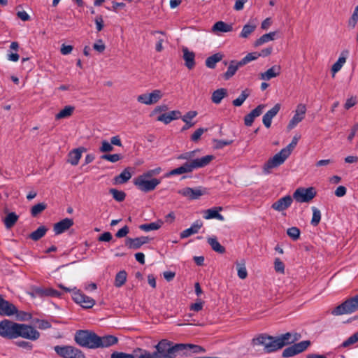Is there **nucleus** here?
Returning <instances> with one entry per match:
<instances>
[{"label":"nucleus","mask_w":358,"mask_h":358,"mask_svg":"<svg viewBox=\"0 0 358 358\" xmlns=\"http://www.w3.org/2000/svg\"><path fill=\"white\" fill-rule=\"evenodd\" d=\"M264 104H260L253 109L250 113L244 117V123L246 126L250 127L256 117H259L265 108Z\"/></svg>","instance_id":"nucleus-16"},{"label":"nucleus","mask_w":358,"mask_h":358,"mask_svg":"<svg viewBox=\"0 0 358 358\" xmlns=\"http://www.w3.org/2000/svg\"><path fill=\"white\" fill-rule=\"evenodd\" d=\"M208 243L211 246L212 249L219 253H224L225 252V249L223 246L220 245V243L217 241V238L215 237H210L208 238Z\"/></svg>","instance_id":"nucleus-40"},{"label":"nucleus","mask_w":358,"mask_h":358,"mask_svg":"<svg viewBox=\"0 0 358 358\" xmlns=\"http://www.w3.org/2000/svg\"><path fill=\"white\" fill-rule=\"evenodd\" d=\"M307 108L304 103H299L294 111V115L287 124V129L295 128L305 118Z\"/></svg>","instance_id":"nucleus-12"},{"label":"nucleus","mask_w":358,"mask_h":358,"mask_svg":"<svg viewBox=\"0 0 358 358\" xmlns=\"http://www.w3.org/2000/svg\"><path fill=\"white\" fill-rule=\"evenodd\" d=\"M222 210V207H213L207 209L203 212V217L206 220L217 219L220 221H224V218L223 215L219 213Z\"/></svg>","instance_id":"nucleus-19"},{"label":"nucleus","mask_w":358,"mask_h":358,"mask_svg":"<svg viewBox=\"0 0 358 358\" xmlns=\"http://www.w3.org/2000/svg\"><path fill=\"white\" fill-rule=\"evenodd\" d=\"M227 90L224 88H220L213 92L212 94V101L215 104H219L222 100L227 96Z\"/></svg>","instance_id":"nucleus-34"},{"label":"nucleus","mask_w":358,"mask_h":358,"mask_svg":"<svg viewBox=\"0 0 358 358\" xmlns=\"http://www.w3.org/2000/svg\"><path fill=\"white\" fill-rule=\"evenodd\" d=\"M358 342V331L350 336L346 341L342 343V347H348Z\"/></svg>","instance_id":"nucleus-53"},{"label":"nucleus","mask_w":358,"mask_h":358,"mask_svg":"<svg viewBox=\"0 0 358 358\" xmlns=\"http://www.w3.org/2000/svg\"><path fill=\"white\" fill-rule=\"evenodd\" d=\"M47 231H48V229L45 226H41L36 230L33 231L30 234L29 237L33 241H38L45 236Z\"/></svg>","instance_id":"nucleus-42"},{"label":"nucleus","mask_w":358,"mask_h":358,"mask_svg":"<svg viewBox=\"0 0 358 358\" xmlns=\"http://www.w3.org/2000/svg\"><path fill=\"white\" fill-rule=\"evenodd\" d=\"M137 101L143 104L151 105L157 102V90L150 93L142 94L137 97Z\"/></svg>","instance_id":"nucleus-24"},{"label":"nucleus","mask_w":358,"mask_h":358,"mask_svg":"<svg viewBox=\"0 0 358 358\" xmlns=\"http://www.w3.org/2000/svg\"><path fill=\"white\" fill-rule=\"evenodd\" d=\"M275 31H272L262 35L259 38L255 41V46H260L266 43L273 41L275 39Z\"/></svg>","instance_id":"nucleus-36"},{"label":"nucleus","mask_w":358,"mask_h":358,"mask_svg":"<svg viewBox=\"0 0 358 358\" xmlns=\"http://www.w3.org/2000/svg\"><path fill=\"white\" fill-rule=\"evenodd\" d=\"M110 193L113 195V197L117 201H122L126 196V194L122 191H119L116 189H110Z\"/></svg>","instance_id":"nucleus-52"},{"label":"nucleus","mask_w":358,"mask_h":358,"mask_svg":"<svg viewBox=\"0 0 358 358\" xmlns=\"http://www.w3.org/2000/svg\"><path fill=\"white\" fill-rule=\"evenodd\" d=\"M357 103V99L356 96H351L350 98L348 99L345 101V103L344 105V107L346 110L350 109V108L355 106Z\"/></svg>","instance_id":"nucleus-62"},{"label":"nucleus","mask_w":358,"mask_h":358,"mask_svg":"<svg viewBox=\"0 0 358 358\" xmlns=\"http://www.w3.org/2000/svg\"><path fill=\"white\" fill-rule=\"evenodd\" d=\"M358 22V5L355 7L352 16L348 21V26L350 28L354 29Z\"/></svg>","instance_id":"nucleus-48"},{"label":"nucleus","mask_w":358,"mask_h":358,"mask_svg":"<svg viewBox=\"0 0 358 358\" xmlns=\"http://www.w3.org/2000/svg\"><path fill=\"white\" fill-rule=\"evenodd\" d=\"M349 55V51L347 50H343L338 60L332 65L331 71L332 73V77H334L336 73H338L345 64L347 58Z\"/></svg>","instance_id":"nucleus-17"},{"label":"nucleus","mask_w":358,"mask_h":358,"mask_svg":"<svg viewBox=\"0 0 358 358\" xmlns=\"http://www.w3.org/2000/svg\"><path fill=\"white\" fill-rule=\"evenodd\" d=\"M194 349L195 352L202 351V348L192 344H176L167 340H162L158 342V358H176V353L180 351H185Z\"/></svg>","instance_id":"nucleus-3"},{"label":"nucleus","mask_w":358,"mask_h":358,"mask_svg":"<svg viewBox=\"0 0 358 358\" xmlns=\"http://www.w3.org/2000/svg\"><path fill=\"white\" fill-rule=\"evenodd\" d=\"M55 352L64 358H85L83 353L73 346H55Z\"/></svg>","instance_id":"nucleus-11"},{"label":"nucleus","mask_w":358,"mask_h":358,"mask_svg":"<svg viewBox=\"0 0 358 358\" xmlns=\"http://www.w3.org/2000/svg\"><path fill=\"white\" fill-rule=\"evenodd\" d=\"M299 136H294L292 142L285 148H282L284 150L287 151V153L290 155L294 148L296 147V145L298 143V141L299 140Z\"/></svg>","instance_id":"nucleus-55"},{"label":"nucleus","mask_w":358,"mask_h":358,"mask_svg":"<svg viewBox=\"0 0 358 358\" xmlns=\"http://www.w3.org/2000/svg\"><path fill=\"white\" fill-rule=\"evenodd\" d=\"M292 202L293 198L289 195H287L275 201L271 205V208L278 212H282L289 208Z\"/></svg>","instance_id":"nucleus-14"},{"label":"nucleus","mask_w":358,"mask_h":358,"mask_svg":"<svg viewBox=\"0 0 358 358\" xmlns=\"http://www.w3.org/2000/svg\"><path fill=\"white\" fill-rule=\"evenodd\" d=\"M127 280V273L125 271H120L115 276V285L117 287L123 285Z\"/></svg>","instance_id":"nucleus-49"},{"label":"nucleus","mask_w":358,"mask_h":358,"mask_svg":"<svg viewBox=\"0 0 358 358\" xmlns=\"http://www.w3.org/2000/svg\"><path fill=\"white\" fill-rule=\"evenodd\" d=\"M274 268H275V271L278 273H285V264L279 258L275 259Z\"/></svg>","instance_id":"nucleus-57"},{"label":"nucleus","mask_w":358,"mask_h":358,"mask_svg":"<svg viewBox=\"0 0 358 358\" xmlns=\"http://www.w3.org/2000/svg\"><path fill=\"white\" fill-rule=\"evenodd\" d=\"M139 229L144 231H150L157 229V223L151 222L148 224H143L139 226Z\"/></svg>","instance_id":"nucleus-59"},{"label":"nucleus","mask_w":358,"mask_h":358,"mask_svg":"<svg viewBox=\"0 0 358 358\" xmlns=\"http://www.w3.org/2000/svg\"><path fill=\"white\" fill-rule=\"evenodd\" d=\"M280 109V104L276 103L271 110L267 111L262 118V122L266 128H270L272 123V119L278 114Z\"/></svg>","instance_id":"nucleus-18"},{"label":"nucleus","mask_w":358,"mask_h":358,"mask_svg":"<svg viewBox=\"0 0 358 358\" xmlns=\"http://www.w3.org/2000/svg\"><path fill=\"white\" fill-rule=\"evenodd\" d=\"M18 220L15 213H9L4 218V224L7 229L13 227Z\"/></svg>","instance_id":"nucleus-41"},{"label":"nucleus","mask_w":358,"mask_h":358,"mask_svg":"<svg viewBox=\"0 0 358 358\" xmlns=\"http://www.w3.org/2000/svg\"><path fill=\"white\" fill-rule=\"evenodd\" d=\"M111 358H134L133 355L126 354L123 352H115L112 354Z\"/></svg>","instance_id":"nucleus-64"},{"label":"nucleus","mask_w":358,"mask_h":358,"mask_svg":"<svg viewBox=\"0 0 358 358\" xmlns=\"http://www.w3.org/2000/svg\"><path fill=\"white\" fill-rule=\"evenodd\" d=\"M134 358H157V352L150 353L145 350L138 349L134 351Z\"/></svg>","instance_id":"nucleus-44"},{"label":"nucleus","mask_w":358,"mask_h":358,"mask_svg":"<svg viewBox=\"0 0 358 358\" xmlns=\"http://www.w3.org/2000/svg\"><path fill=\"white\" fill-rule=\"evenodd\" d=\"M73 222L70 218H65L55 224L54 231L55 234H61L73 226Z\"/></svg>","instance_id":"nucleus-23"},{"label":"nucleus","mask_w":358,"mask_h":358,"mask_svg":"<svg viewBox=\"0 0 358 358\" xmlns=\"http://www.w3.org/2000/svg\"><path fill=\"white\" fill-rule=\"evenodd\" d=\"M17 308L8 301H4L3 305L0 307V315L6 316H11L17 313Z\"/></svg>","instance_id":"nucleus-29"},{"label":"nucleus","mask_w":358,"mask_h":358,"mask_svg":"<svg viewBox=\"0 0 358 358\" xmlns=\"http://www.w3.org/2000/svg\"><path fill=\"white\" fill-rule=\"evenodd\" d=\"M101 158L108 162L115 163L120 160L122 159V156L119 154H109L103 155Z\"/></svg>","instance_id":"nucleus-58"},{"label":"nucleus","mask_w":358,"mask_h":358,"mask_svg":"<svg viewBox=\"0 0 358 358\" xmlns=\"http://www.w3.org/2000/svg\"><path fill=\"white\" fill-rule=\"evenodd\" d=\"M46 204L44 203H39L34 205L31 209V213L32 216L35 217L46 208Z\"/></svg>","instance_id":"nucleus-51"},{"label":"nucleus","mask_w":358,"mask_h":358,"mask_svg":"<svg viewBox=\"0 0 358 358\" xmlns=\"http://www.w3.org/2000/svg\"><path fill=\"white\" fill-rule=\"evenodd\" d=\"M180 117V112L179 110H172L158 115V121L163 122L165 124H169L171 121L178 119Z\"/></svg>","instance_id":"nucleus-28"},{"label":"nucleus","mask_w":358,"mask_h":358,"mask_svg":"<svg viewBox=\"0 0 358 358\" xmlns=\"http://www.w3.org/2000/svg\"><path fill=\"white\" fill-rule=\"evenodd\" d=\"M287 234L293 240H297L300 236V230L297 227H292L287 229Z\"/></svg>","instance_id":"nucleus-54"},{"label":"nucleus","mask_w":358,"mask_h":358,"mask_svg":"<svg viewBox=\"0 0 358 358\" xmlns=\"http://www.w3.org/2000/svg\"><path fill=\"white\" fill-rule=\"evenodd\" d=\"M289 157V155L287 153V152L282 149L279 152L275 154L273 157L270 158L264 164L262 167L264 173H271L273 169L277 168L282 165Z\"/></svg>","instance_id":"nucleus-9"},{"label":"nucleus","mask_w":358,"mask_h":358,"mask_svg":"<svg viewBox=\"0 0 358 358\" xmlns=\"http://www.w3.org/2000/svg\"><path fill=\"white\" fill-rule=\"evenodd\" d=\"M241 66H242V65H239V62L231 61L228 66L227 71L224 73L225 79L227 80L231 78Z\"/></svg>","instance_id":"nucleus-37"},{"label":"nucleus","mask_w":358,"mask_h":358,"mask_svg":"<svg viewBox=\"0 0 358 358\" xmlns=\"http://www.w3.org/2000/svg\"><path fill=\"white\" fill-rule=\"evenodd\" d=\"M358 22V5L355 7L352 16L348 21V26L350 28L354 29Z\"/></svg>","instance_id":"nucleus-47"},{"label":"nucleus","mask_w":358,"mask_h":358,"mask_svg":"<svg viewBox=\"0 0 358 358\" xmlns=\"http://www.w3.org/2000/svg\"><path fill=\"white\" fill-rule=\"evenodd\" d=\"M179 194L189 199H197L205 194V191L201 188L185 187L179 190Z\"/></svg>","instance_id":"nucleus-15"},{"label":"nucleus","mask_w":358,"mask_h":358,"mask_svg":"<svg viewBox=\"0 0 358 358\" xmlns=\"http://www.w3.org/2000/svg\"><path fill=\"white\" fill-rule=\"evenodd\" d=\"M233 29V27L230 24H227L223 21H218L214 24L212 27V32L219 35L220 33L230 32Z\"/></svg>","instance_id":"nucleus-25"},{"label":"nucleus","mask_w":358,"mask_h":358,"mask_svg":"<svg viewBox=\"0 0 358 358\" xmlns=\"http://www.w3.org/2000/svg\"><path fill=\"white\" fill-rule=\"evenodd\" d=\"M358 310V294L351 297L341 305L336 306L331 311L334 315H341L345 314H351Z\"/></svg>","instance_id":"nucleus-7"},{"label":"nucleus","mask_w":358,"mask_h":358,"mask_svg":"<svg viewBox=\"0 0 358 358\" xmlns=\"http://www.w3.org/2000/svg\"><path fill=\"white\" fill-rule=\"evenodd\" d=\"M146 243L145 238H127L125 245L131 249H138Z\"/></svg>","instance_id":"nucleus-32"},{"label":"nucleus","mask_w":358,"mask_h":358,"mask_svg":"<svg viewBox=\"0 0 358 358\" xmlns=\"http://www.w3.org/2000/svg\"><path fill=\"white\" fill-rule=\"evenodd\" d=\"M93 48L96 51L101 53L105 50L106 45L101 39H99L94 43Z\"/></svg>","instance_id":"nucleus-60"},{"label":"nucleus","mask_w":358,"mask_h":358,"mask_svg":"<svg viewBox=\"0 0 358 358\" xmlns=\"http://www.w3.org/2000/svg\"><path fill=\"white\" fill-rule=\"evenodd\" d=\"M313 211V217L311 220V224L313 226H317L321 220V212L316 207H312Z\"/></svg>","instance_id":"nucleus-50"},{"label":"nucleus","mask_w":358,"mask_h":358,"mask_svg":"<svg viewBox=\"0 0 358 358\" xmlns=\"http://www.w3.org/2000/svg\"><path fill=\"white\" fill-rule=\"evenodd\" d=\"M183 59L185 62V66L189 69H192L195 66V54L189 51L187 48H182Z\"/></svg>","instance_id":"nucleus-30"},{"label":"nucleus","mask_w":358,"mask_h":358,"mask_svg":"<svg viewBox=\"0 0 358 358\" xmlns=\"http://www.w3.org/2000/svg\"><path fill=\"white\" fill-rule=\"evenodd\" d=\"M293 342L289 333L273 337L262 334L252 339L254 345H262L267 353L273 352Z\"/></svg>","instance_id":"nucleus-2"},{"label":"nucleus","mask_w":358,"mask_h":358,"mask_svg":"<svg viewBox=\"0 0 358 358\" xmlns=\"http://www.w3.org/2000/svg\"><path fill=\"white\" fill-rule=\"evenodd\" d=\"M316 196V191L314 187H299L293 194V199L299 203H308Z\"/></svg>","instance_id":"nucleus-10"},{"label":"nucleus","mask_w":358,"mask_h":358,"mask_svg":"<svg viewBox=\"0 0 358 358\" xmlns=\"http://www.w3.org/2000/svg\"><path fill=\"white\" fill-rule=\"evenodd\" d=\"M117 342V338L113 336H98L97 348H108L115 344Z\"/></svg>","instance_id":"nucleus-27"},{"label":"nucleus","mask_w":358,"mask_h":358,"mask_svg":"<svg viewBox=\"0 0 358 358\" xmlns=\"http://www.w3.org/2000/svg\"><path fill=\"white\" fill-rule=\"evenodd\" d=\"M214 159L215 156L212 155H208L201 158L194 159L189 162L185 163L180 167L171 170L169 173V175H181L183 173H191L194 169H198L208 166Z\"/></svg>","instance_id":"nucleus-4"},{"label":"nucleus","mask_w":358,"mask_h":358,"mask_svg":"<svg viewBox=\"0 0 358 358\" xmlns=\"http://www.w3.org/2000/svg\"><path fill=\"white\" fill-rule=\"evenodd\" d=\"M74 110L75 108L73 106H66L55 115V118L60 120L69 117L73 114Z\"/></svg>","instance_id":"nucleus-38"},{"label":"nucleus","mask_w":358,"mask_h":358,"mask_svg":"<svg viewBox=\"0 0 358 358\" xmlns=\"http://www.w3.org/2000/svg\"><path fill=\"white\" fill-rule=\"evenodd\" d=\"M257 26V19H250L248 22L245 24L240 34V37L247 38L250 35L255 31Z\"/></svg>","instance_id":"nucleus-22"},{"label":"nucleus","mask_w":358,"mask_h":358,"mask_svg":"<svg viewBox=\"0 0 358 358\" xmlns=\"http://www.w3.org/2000/svg\"><path fill=\"white\" fill-rule=\"evenodd\" d=\"M85 151L83 148H79L77 149H74L69 153V159L68 162L73 166H76L78 164L81 157L82 152Z\"/></svg>","instance_id":"nucleus-31"},{"label":"nucleus","mask_w":358,"mask_h":358,"mask_svg":"<svg viewBox=\"0 0 358 358\" xmlns=\"http://www.w3.org/2000/svg\"><path fill=\"white\" fill-rule=\"evenodd\" d=\"M203 307V302L199 300L196 303L191 304L189 309L194 312H199L202 310Z\"/></svg>","instance_id":"nucleus-63"},{"label":"nucleus","mask_w":358,"mask_h":358,"mask_svg":"<svg viewBox=\"0 0 358 358\" xmlns=\"http://www.w3.org/2000/svg\"><path fill=\"white\" fill-rule=\"evenodd\" d=\"M0 336L8 339L22 337L25 339L36 341L39 338L40 333L31 325L16 323L4 319L0 322Z\"/></svg>","instance_id":"nucleus-1"},{"label":"nucleus","mask_w":358,"mask_h":358,"mask_svg":"<svg viewBox=\"0 0 358 358\" xmlns=\"http://www.w3.org/2000/svg\"><path fill=\"white\" fill-rule=\"evenodd\" d=\"M197 115V112L195 110H191L187 112L185 115L182 117V120L185 123V127L182 128L183 130L187 129L192 127L194 123L192 122L191 120Z\"/></svg>","instance_id":"nucleus-33"},{"label":"nucleus","mask_w":358,"mask_h":358,"mask_svg":"<svg viewBox=\"0 0 358 358\" xmlns=\"http://www.w3.org/2000/svg\"><path fill=\"white\" fill-rule=\"evenodd\" d=\"M308 341H303L285 348L282 352L283 357H290L303 352L310 345Z\"/></svg>","instance_id":"nucleus-13"},{"label":"nucleus","mask_w":358,"mask_h":358,"mask_svg":"<svg viewBox=\"0 0 358 358\" xmlns=\"http://www.w3.org/2000/svg\"><path fill=\"white\" fill-rule=\"evenodd\" d=\"M155 170L148 171L135 178L134 183L138 189L143 192L151 191L157 186V179L155 178Z\"/></svg>","instance_id":"nucleus-5"},{"label":"nucleus","mask_w":358,"mask_h":358,"mask_svg":"<svg viewBox=\"0 0 358 358\" xmlns=\"http://www.w3.org/2000/svg\"><path fill=\"white\" fill-rule=\"evenodd\" d=\"M131 178V173L129 168L125 169L119 176L115 177V180L116 183L123 184L128 181Z\"/></svg>","instance_id":"nucleus-39"},{"label":"nucleus","mask_w":358,"mask_h":358,"mask_svg":"<svg viewBox=\"0 0 358 358\" xmlns=\"http://www.w3.org/2000/svg\"><path fill=\"white\" fill-rule=\"evenodd\" d=\"M258 57H259V52H255L248 53L241 61H239V65H245L248 63L257 59Z\"/></svg>","instance_id":"nucleus-46"},{"label":"nucleus","mask_w":358,"mask_h":358,"mask_svg":"<svg viewBox=\"0 0 358 358\" xmlns=\"http://www.w3.org/2000/svg\"><path fill=\"white\" fill-rule=\"evenodd\" d=\"M99 150L101 152H108L113 150V146L111 143L104 140L101 141V147L99 148Z\"/></svg>","instance_id":"nucleus-56"},{"label":"nucleus","mask_w":358,"mask_h":358,"mask_svg":"<svg viewBox=\"0 0 358 358\" xmlns=\"http://www.w3.org/2000/svg\"><path fill=\"white\" fill-rule=\"evenodd\" d=\"M223 58V55L221 53H215L212 56L208 57L206 59V65L210 69H214L216 64L221 61Z\"/></svg>","instance_id":"nucleus-35"},{"label":"nucleus","mask_w":358,"mask_h":358,"mask_svg":"<svg viewBox=\"0 0 358 358\" xmlns=\"http://www.w3.org/2000/svg\"><path fill=\"white\" fill-rule=\"evenodd\" d=\"M58 287L62 289L66 292H72V299L74 301L75 303L80 305L83 308H92L95 304V301L85 295L84 293H83L80 289H77L76 287H73V289H70L68 287H66L62 284L58 285Z\"/></svg>","instance_id":"nucleus-6"},{"label":"nucleus","mask_w":358,"mask_h":358,"mask_svg":"<svg viewBox=\"0 0 358 358\" xmlns=\"http://www.w3.org/2000/svg\"><path fill=\"white\" fill-rule=\"evenodd\" d=\"M34 294L38 296H52V297H60L61 293L56 289L51 287L43 288V287H35L34 289Z\"/></svg>","instance_id":"nucleus-20"},{"label":"nucleus","mask_w":358,"mask_h":358,"mask_svg":"<svg viewBox=\"0 0 358 358\" xmlns=\"http://www.w3.org/2000/svg\"><path fill=\"white\" fill-rule=\"evenodd\" d=\"M76 342L83 347L97 348L98 336L88 331H79L75 336Z\"/></svg>","instance_id":"nucleus-8"},{"label":"nucleus","mask_w":358,"mask_h":358,"mask_svg":"<svg viewBox=\"0 0 358 358\" xmlns=\"http://www.w3.org/2000/svg\"><path fill=\"white\" fill-rule=\"evenodd\" d=\"M206 131H207V129L203 128H199L196 129L191 136L192 141H197Z\"/></svg>","instance_id":"nucleus-61"},{"label":"nucleus","mask_w":358,"mask_h":358,"mask_svg":"<svg viewBox=\"0 0 358 358\" xmlns=\"http://www.w3.org/2000/svg\"><path fill=\"white\" fill-rule=\"evenodd\" d=\"M237 275L239 278L244 280L248 276V271L245 267V262L243 260L241 262L236 263Z\"/></svg>","instance_id":"nucleus-43"},{"label":"nucleus","mask_w":358,"mask_h":358,"mask_svg":"<svg viewBox=\"0 0 358 358\" xmlns=\"http://www.w3.org/2000/svg\"><path fill=\"white\" fill-rule=\"evenodd\" d=\"M249 95L250 92L248 90H243L241 95L233 101V105L237 107L241 106L249 96Z\"/></svg>","instance_id":"nucleus-45"},{"label":"nucleus","mask_w":358,"mask_h":358,"mask_svg":"<svg viewBox=\"0 0 358 358\" xmlns=\"http://www.w3.org/2000/svg\"><path fill=\"white\" fill-rule=\"evenodd\" d=\"M281 67L280 65H273L265 72L259 74L260 79L268 81L273 78H276L280 74Z\"/></svg>","instance_id":"nucleus-21"},{"label":"nucleus","mask_w":358,"mask_h":358,"mask_svg":"<svg viewBox=\"0 0 358 358\" xmlns=\"http://www.w3.org/2000/svg\"><path fill=\"white\" fill-rule=\"evenodd\" d=\"M202 226L203 222L200 220H196L191 225L189 228L182 231L180 237L182 238H185L198 233Z\"/></svg>","instance_id":"nucleus-26"}]
</instances>
